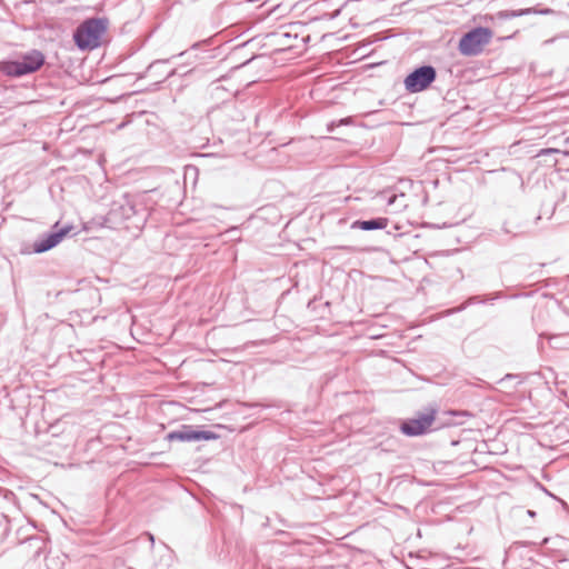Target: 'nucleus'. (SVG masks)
<instances>
[{
  "mask_svg": "<svg viewBox=\"0 0 569 569\" xmlns=\"http://www.w3.org/2000/svg\"><path fill=\"white\" fill-rule=\"evenodd\" d=\"M146 221L143 213H139L134 201L127 194L114 200L107 213V222L120 226L127 222L126 228H140Z\"/></svg>",
  "mask_w": 569,
  "mask_h": 569,
  "instance_id": "1",
  "label": "nucleus"
},
{
  "mask_svg": "<svg viewBox=\"0 0 569 569\" xmlns=\"http://www.w3.org/2000/svg\"><path fill=\"white\" fill-rule=\"evenodd\" d=\"M44 62V54L34 49L23 53L18 60L1 61L0 72L7 77L20 78L38 71Z\"/></svg>",
  "mask_w": 569,
  "mask_h": 569,
  "instance_id": "2",
  "label": "nucleus"
},
{
  "mask_svg": "<svg viewBox=\"0 0 569 569\" xmlns=\"http://www.w3.org/2000/svg\"><path fill=\"white\" fill-rule=\"evenodd\" d=\"M108 28L106 18H90L78 26L73 39L81 50L96 49L100 46L101 37Z\"/></svg>",
  "mask_w": 569,
  "mask_h": 569,
  "instance_id": "3",
  "label": "nucleus"
},
{
  "mask_svg": "<svg viewBox=\"0 0 569 569\" xmlns=\"http://www.w3.org/2000/svg\"><path fill=\"white\" fill-rule=\"evenodd\" d=\"M493 37V32L489 28L477 27L465 33L459 40V52L467 57L478 56L482 52Z\"/></svg>",
  "mask_w": 569,
  "mask_h": 569,
  "instance_id": "4",
  "label": "nucleus"
},
{
  "mask_svg": "<svg viewBox=\"0 0 569 569\" xmlns=\"http://www.w3.org/2000/svg\"><path fill=\"white\" fill-rule=\"evenodd\" d=\"M436 77L437 71L432 66H421L405 78V88L410 93L421 92L436 80Z\"/></svg>",
  "mask_w": 569,
  "mask_h": 569,
  "instance_id": "5",
  "label": "nucleus"
},
{
  "mask_svg": "<svg viewBox=\"0 0 569 569\" xmlns=\"http://www.w3.org/2000/svg\"><path fill=\"white\" fill-rule=\"evenodd\" d=\"M436 419V410L431 409L425 412H417L412 419L405 420L400 430L408 437H417L431 430V426Z\"/></svg>",
  "mask_w": 569,
  "mask_h": 569,
  "instance_id": "6",
  "label": "nucleus"
},
{
  "mask_svg": "<svg viewBox=\"0 0 569 569\" xmlns=\"http://www.w3.org/2000/svg\"><path fill=\"white\" fill-rule=\"evenodd\" d=\"M219 436L209 430H196L190 425H183L178 430H173L167 435L169 441L197 442L216 440Z\"/></svg>",
  "mask_w": 569,
  "mask_h": 569,
  "instance_id": "7",
  "label": "nucleus"
},
{
  "mask_svg": "<svg viewBox=\"0 0 569 569\" xmlns=\"http://www.w3.org/2000/svg\"><path fill=\"white\" fill-rule=\"evenodd\" d=\"M71 226H64L52 232L42 234L33 243V251L42 253L58 246L62 239L71 231Z\"/></svg>",
  "mask_w": 569,
  "mask_h": 569,
  "instance_id": "8",
  "label": "nucleus"
},
{
  "mask_svg": "<svg viewBox=\"0 0 569 569\" xmlns=\"http://www.w3.org/2000/svg\"><path fill=\"white\" fill-rule=\"evenodd\" d=\"M553 10L550 8L545 9H536V8H526V9H519V10H501L493 14L486 16V21L491 22L492 24H497L501 21L513 19L518 17L529 16V14H542L547 16L552 13Z\"/></svg>",
  "mask_w": 569,
  "mask_h": 569,
  "instance_id": "9",
  "label": "nucleus"
},
{
  "mask_svg": "<svg viewBox=\"0 0 569 569\" xmlns=\"http://www.w3.org/2000/svg\"><path fill=\"white\" fill-rule=\"evenodd\" d=\"M388 218L379 217L369 220H356L352 222V229H360L363 231L381 230L388 226Z\"/></svg>",
  "mask_w": 569,
  "mask_h": 569,
  "instance_id": "10",
  "label": "nucleus"
},
{
  "mask_svg": "<svg viewBox=\"0 0 569 569\" xmlns=\"http://www.w3.org/2000/svg\"><path fill=\"white\" fill-rule=\"evenodd\" d=\"M346 123H348V119H341V120H339L338 122L332 121V122H330V123L328 124V131H329V132H332V131H333V128H335L336 126L346 124Z\"/></svg>",
  "mask_w": 569,
  "mask_h": 569,
  "instance_id": "11",
  "label": "nucleus"
},
{
  "mask_svg": "<svg viewBox=\"0 0 569 569\" xmlns=\"http://www.w3.org/2000/svg\"><path fill=\"white\" fill-rule=\"evenodd\" d=\"M553 152H558V150L557 149H551V148L550 149H542L539 154L541 156V154H548V153H553Z\"/></svg>",
  "mask_w": 569,
  "mask_h": 569,
  "instance_id": "12",
  "label": "nucleus"
},
{
  "mask_svg": "<svg viewBox=\"0 0 569 569\" xmlns=\"http://www.w3.org/2000/svg\"><path fill=\"white\" fill-rule=\"evenodd\" d=\"M160 62H162V63H167V62H169V59H163V60L154 61L153 63H151V64H150V67H149V68H151V67H153L156 63H160Z\"/></svg>",
  "mask_w": 569,
  "mask_h": 569,
  "instance_id": "13",
  "label": "nucleus"
},
{
  "mask_svg": "<svg viewBox=\"0 0 569 569\" xmlns=\"http://www.w3.org/2000/svg\"><path fill=\"white\" fill-rule=\"evenodd\" d=\"M478 301H479V300H478V297H472V298H470V299L467 301V303H466V305L475 303V302H478Z\"/></svg>",
  "mask_w": 569,
  "mask_h": 569,
  "instance_id": "14",
  "label": "nucleus"
},
{
  "mask_svg": "<svg viewBox=\"0 0 569 569\" xmlns=\"http://www.w3.org/2000/svg\"><path fill=\"white\" fill-rule=\"evenodd\" d=\"M27 541H28V542H33V541L39 542V541H40V539H39V538H33V537H32V538H29Z\"/></svg>",
  "mask_w": 569,
  "mask_h": 569,
  "instance_id": "15",
  "label": "nucleus"
},
{
  "mask_svg": "<svg viewBox=\"0 0 569 569\" xmlns=\"http://www.w3.org/2000/svg\"><path fill=\"white\" fill-rule=\"evenodd\" d=\"M199 46H200V42H196V43H193V44L191 46V48H190V49H191V50H194V49H197Z\"/></svg>",
  "mask_w": 569,
  "mask_h": 569,
  "instance_id": "16",
  "label": "nucleus"
},
{
  "mask_svg": "<svg viewBox=\"0 0 569 569\" xmlns=\"http://www.w3.org/2000/svg\"><path fill=\"white\" fill-rule=\"evenodd\" d=\"M567 561H568V560H567V559H565V558H561V559H559V560H558V562H559L560 565H563V563H566Z\"/></svg>",
  "mask_w": 569,
  "mask_h": 569,
  "instance_id": "17",
  "label": "nucleus"
},
{
  "mask_svg": "<svg viewBox=\"0 0 569 569\" xmlns=\"http://www.w3.org/2000/svg\"><path fill=\"white\" fill-rule=\"evenodd\" d=\"M148 537H149V540L151 541V543H153L154 542L153 536L151 533H148Z\"/></svg>",
  "mask_w": 569,
  "mask_h": 569,
  "instance_id": "18",
  "label": "nucleus"
},
{
  "mask_svg": "<svg viewBox=\"0 0 569 569\" xmlns=\"http://www.w3.org/2000/svg\"><path fill=\"white\" fill-rule=\"evenodd\" d=\"M548 541H549V539H548V538H545V539H543V541H542V543H543V545H547V543H548Z\"/></svg>",
  "mask_w": 569,
  "mask_h": 569,
  "instance_id": "19",
  "label": "nucleus"
},
{
  "mask_svg": "<svg viewBox=\"0 0 569 569\" xmlns=\"http://www.w3.org/2000/svg\"><path fill=\"white\" fill-rule=\"evenodd\" d=\"M186 53H187V51H182V52H180L178 56H179V57H182V56H184Z\"/></svg>",
  "mask_w": 569,
  "mask_h": 569,
  "instance_id": "20",
  "label": "nucleus"
},
{
  "mask_svg": "<svg viewBox=\"0 0 569 569\" xmlns=\"http://www.w3.org/2000/svg\"><path fill=\"white\" fill-rule=\"evenodd\" d=\"M174 72H176L174 70H171V72L169 73V76H168V77L173 76V74H174Z\"/></svg>",
  "mask_w": 569,
  "mask_h": 569,
  "instance_id": "21",
  "label": "nucleus"
},
{
  "mask_svg": "<svg viewBox=\"0 0 569 569\" xmlns=\"http://www.w3.org/2000/svg\"><path fill=\"white\" fill-rule=\"evenodd\" d=\"M395 200V197L390 198L389 203H392Z\"/></svg>",
  "mask_w": 569,
  "mask_h": 569,
  "instance_id": "22",
  "label": "nucleus"
},
{
  "mask_svg": "<svg viewBox=\"0 0 569 569\" xmlns=\"http://www.w3.org/2000/svg\"><path fill=\"white\" fill-rule=\"evenodd\" d=\"M528 513H529L530 516H533V515H535V512H533V511H531V510H529V511H528Z\"/></svg>",
  "mask_w": 569,
  "mask_h": 569,
  "instance_id": "23",
  "label": "nucleus"
}]
</instances>
